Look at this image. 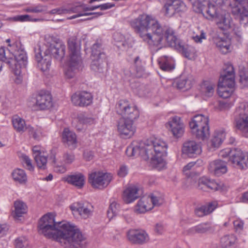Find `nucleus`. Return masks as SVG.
I'll return each instance as SVG.
<instances>
[{"label": "nucleus", "mask_w": 248, "mask_h": 248, "mask_svg": "<svg viewBox=\"0 0 248 248\" xmlns=\"http://www.w3.org/2000/svg\"><path fill=\"white\" fill-rule=\"evenodd\" d=\"M113 37L116 43V46L123 50L132 47L134 44L132 37L129 36L126 37L120 32H115Z\"/></svg>", "instance_id": "b1692460"}, {"label": "nucleus", "mask_w": 248, "mask_h": 248, "mask_svg": "<svg viewBox=\"0 0 248 248\" xmlns=\"http://www.w3.org/2000/svg\"><path fill=\"white\" fill-rule=\"evenodd\" d=\"M65 46L61 41L54 44L46 42L42 46L34 48V57L38 67L43 72L51 66V57L61 60L65 55Z\"/></svg>", "instance_id": "20e7f679"}, {"label": "nucleus", "mask_w": 248, "mask_h": 248, "mask_svg": "<svg viewBox=\"0 0 248 248\" xmlns=\"http://www.w3.org/2000/svg\"><path fill=\"white\" fill-rule=\"evenodd\" d=\"M79 122L83 124H92L94 123V120L91 117H89L85 114H80L78 116Z\"/></svg>", "instance_id": "5fc2aeb1"}, {"label": "nucleus", "mask_w": 248, "mask_h": 248, "mask_svg": "<svg viewBox=\"0 0 248 248\" xmlns=\"http://www.w3.org/2000/svg\"><path fill=\"white\" fill-rule=\"evenodd\" d=\"M8 46L13 47L12 50L13 51L14 58H7L5 56V48L1 47L0 48L1 60H0L3 63L7 64L16 76H20L22 71L26 68L28 63L26 52L24 49L21 48L20 43H16L12 45L9 44Z\"/></svg>", "instance_id": "39448f33"}, {"label": "nucleus", "mask_w": 248, "mask_h": 248, "mask_svg": "<svg viewBox=\"0 0 248 248\" xmlns=\"http://www.w3.org/2000/svg\"><path fill=\"white\" fill-rule=\"evenodd\" d=\"M234 227L236 230H242L243 228L244 222L240 219H236L233 222Z\"/></svg>", "instance_id": "69168bd1"}, {"label": "nucleus", "mask_w": 248, "mask_h": 248, "mask_svg": "<svg viewBox=\"0 0 248 248\" xmlns=\"http://www.w3.org/2000/svg\"><path fill=\"white\" fill-rule=\"evenodd\" d=\"M27 131L29 134L31 135L35 140H39L42 134V129L41 128H37L35 129L30 125H28Z\"/></svg>", "instance_id": "603ef678"}, {"label": "nucleus", "mask_w": 248, "mask_h": 248, "mask_svg": "<svg viewBox=\"0 0 248 248\" xmlns=\"http://www.w3.org/2000/svg\"><path fill=\"white\" fill-rule=\"evenodd\" d=\"M70 209L74 212H78L83 218H86L92 215V205L87 202H78L73 203Z\"/></svg>", "instance_id": "4be33fe9"}, {"label": "nucleus", "mask_w": 248, "mask_h": 248, "mask_svg": "<svg viewBox=\"0 0 248 248\" xmlns=\"http://www.w3.org/2000/svg\"><path fill=\"white\" fill-rule=\"evenodd\" d=\"M234 71L231 63L225 64L221 72L218 84L217 93L223 98L229 97L233 92Z\"/></svg>", "instance_id": "423d86ee"}, {"label": "nucleus", "mask_w": 248, "mask_h": 248, "mask_svg": "<svg viewBox=\"0 0 248 248\" xmlns=\"http://www.w3.org/2000/svg\"><path fill=\"white\" fill-rule=\"evenodd\" d=\"M148 199L146 198L140 199L135 206V211L139 213H144L152 209V207L148 203Z\"/></svg>", "instance_id": "58836bf2"}, {"label": "nucleus", "mask_w": 248, "mask_h": 248, "mask_svg": "<svg viewBox=\"0 0 248 248\" xmlns=\"http://www.w3.org/2000/svg\"><path fill=\"white\" fill-rule=\"evenodd\" d=\"M223 142L222 140L218 137L215 135L214 138L212 139V145L215 147H218Z\"/></svg>", "instance_id": "0e129e2a"}, {"label": "nucleus", "mask_w": 248, "mask_h": 248, "mask_svg": "<svg viewBox=\"0 0 248 248\" xmlns=\"http://www.w3.org/2000/svg\"><path fill=\"white\" fill-rule=\"evenodd\" d=\"M12 124L14 129L19 133H22L27 131L28 125L26 124L25 120L17 115H15L12 118Z\"/></svg>", "instance_id": "4c0bfd02"}, {"label": "nucleus", "mask_w": 248, "mask_h": 248, "mask_svg": "<svg viewBox=\"0 0 248 248\" xmlns=\"http://www.w3.org/2000/svg\"><path fill=\"white\" fill-rule=\"evenodd\" d=\"M234 15H239L240 20L248 23V1H226Z\"/></svg>", "instance_id": "dca6fc26"}, {"label": "nucleus", "mask_w": 248, "mask_h": 248, "mask_svg": "<svg viewBox=\"0 0 248 248\" xmlns=\"http://www.w3.org/2000/svg\"><path fill=\"white\" fill-rule=\"evenodd\" d=\"M232 152V149L230 148L225 149L220 151L219 155L222 158H228V159H230L231 158Z\"/></svg>", "instance_id": "13d9d810"}, {"label": "nucleus", "mask_w": 248, "mask_h": 248, "mask_svg": "<svg viewBox=\"0 0 248 248\" xmlns=\"http://www.w3.org/2000/svg\"><path fill=\"white\" fill-rule=\"evenodd\" d=\"M15 210L12 213V216L17 219L27 212V206L23 202L17 200L14 202Z\"/></svg>", "instance_id": "e433bc0d"}, {"label": "nucleus", "mask_w": 248, "mask_h": 248, "mask_svg": "<svg viewBox=\"0 0 248 248\" xmlns=\"http://www.w3.org/2000/svg\"><path fill=\"white\" fill-rule=\"evenodd\" d=\"M19 157L22 161L24 167L30 171L33 170V167L31 163V160L29 157L25 154H21Z\"/></svg>", "instance_id": "de8ad7c7"}, {"label": "nucleus", "mask_w": 248, "mask_h": 248, "mask_svg": "<svg viewBox=\"0 0 248 248\" xmlns=\"http://www.w3.org/2000/svg\"><path fill=\"white\" fill-rule=\"evenodd\" d=\"M186 9V5L183 1H169L165 4L162 10L166 16L170 17L175 13L184 11Z\"/></svg>", "instance_id": "6ab92c4d"}, {"label": "nucleus", "mask_w": 248, "mask_h": 248, "mask_svg": "<svg viewBox=\"0 0 248 248\" xmlns=\"http://www.w3.org/2000/svg\"><path fill=\"white\" fill-rule=\"evenodd\" d=\"M138 192V189L137 187L135 186L128 187L124 191L123 200L126 203L134 202L139 197Z\"/></svg>", "instance_id": "7c9ffc66"}, {"label": "nucleus", "mask_w": 248, "mask_h": 248, "mask_svg": "<svg viewBox=\"0 0 248 248\" xmlns=\"http://www.w3.org/2000/svg\"><path fill=\"white\" fill-rule=\"evenodd\" d=\"M105 59L106 54L103 51L102 44L96 42L92 47L91 69L95 72H103Z\"/></svg>", "instance_id": "9d476101"}, {"label": "nucleus", "mask_w": 248, "mask_h": 248, "mask_svg": "<svg viewBox=\"0 0 248 248\" xmlns=\"http://www.w3.org/2000/svg\"><path fill=\"white\" fill-rule=\"evenodd\" d=\"M65 181L69 184L78 187L82 188L85 183V176L81 173H76L69 175L65 178Z\"/></svg>", "instance_id": "c85d7f7f"}, {"label": "nucleus", "mask_w": 248, "mask_h": 248, "mask_svg": "<svg viewBox=\"0 0 248 248\" xmlns=\"http://www.w3.org/2000/svg\"><path fill=\"white\" fill-rule=\"evenodd\" d=\"M235 125L245 137H248V103L243 102L239 104L234 113Z\"/></svg>", "instance_id": "1a4fd4ad"}, {"label": "nucleus", "mask_w": 248, "mask_h": 248, "mask_svg": "<svg viewBox=\"0 0 248 248\" xmlns=\"http://www.w3.org/2000/svg\"><path fill=\"white\" fill-rule=\"evenodd\" d=\"M215 135L218 136L221 140L223 141L226 137V133L224 129H221L216 131Z\"/></svg>", "instance_id": "338daca9"}, {"label": "nucleus", "mask_w": 248, "mask_h": 248, "mask_svg": "<svg viewBox=\"0 0 248 248\" xmlns=\"http://www.w3.org/2000/svg\"><path fill=\"white\" fill-rule=\"evenodd\" d=\"M216 202H210L208 204L197 208L195 210V214L199 217H203L212 213L217 207Z\"/></svg>", "instance_id": "2f4dec72"}, {"label": "nucleus", "mask_w": 248, "mask_h": 248, "mask_svg": "<svg viewBox=\"0 0 248 248\" xmlns=\"http://www.w3.org/2000/svg\"><path fill=\"white\" fill-rule=\"evenodd\" d=\"M82 68V61L68 60L65 76L67 78H73Z\"/></svg>", "instance_id": "cd10ccee"}, {"label": "nucleus", "mask_w": 248, "mask_h": 248, "mask_svg": "<svg viewBox=\"0 0 248 248\" xmlns=\"http://www.w3.org/2000/svg\"><path fill=\"white\" fill-rule=\"evenodd\" d=\"M216 24L218 28L222 31H227L232 28V18L228 13L222 12L217 16Z\"/></svg>", "instance_id": "bb28decb"}, {"label": "nucleus", "mask_w": 248, "mask_h": 248, "mask_svg": "<svg viewBox=\"0 0 248 248\" xmlns=\"http://www.w3.org/2000/svg\"><path fill=\"white\" fill-rule=\"evenodd\" d=\"M160 68L165 71H170L174 68V62L171 57L162 56L158 60Z\"/></svg>", "instance_id": "473e14b6"}, {"label": "nucleus", "mask_w": 248, "mask_h": 248, "mask_svg": "<svg viewBox=\"0 0 248 248\" xmlns=\"http://www.w3.org/2000/svg\"><path fill=\"white\" fill-rule=\"evenodd\" d=\"M68 48L69 53V60L82 61L80 56V43L77 38L74 36L67 41Z\"/></svg>", "instance_id": "f3484780"}, {"label": "nucleus", "mask_w": 248, "mask_h": 248, "mask_svg": "<svg viewBox=\"0 0 248 248\" xmlns=\"http://www.w3.org/2000/svg\"><path fill=\"white\" fill-rule=\"evenodd\" d=\"M120 206L114 200L111 201L108 210V217L111 219L119 212Z\"/></svg>", "instance_id": "c03bdc74"}, {"label": "nucleus", "mask_w": 248, "mask_h": 248, "mask_svg": "<svg viewBox=\"0 0 248 248\" xmlns=\"http://www.w3.org/2000/svg\"><path fill=\"white\" fill-rule=\"evenodd\" d=\"M215 87L214 83L209 81H204L201 85L200 91L203 96L210 97L213 95Z\"/></svg>", "instance_id": "c9c22d12"}, {"label": "nucleus", "mask_w": 248, "mask_h": 248, "mask_svg": "<svg viewBox=\"0 0 248 248\" xmlns=\"http://www.w3.org/2000/svg\"><path fill=\"white\" fill-rule=\"evenodd\" d=\"M128 240L132 243L143 244L149 239L146 232L142 230H130L127 233Z\"/></svg>", "instance_id": "aec40b11"}, {"label": "nucleus", "mask_w": 248, "mask_h": 248, "mask_svg": "<svg viewBox=\"0 0 248 248\" xmlns=\"http://www.w3.org/2000/svg\"><path fill=\"white\" fill-rule=\"evenodd\" d=\"M168 145L163 140L155 139L145 141H134L127 148L125 154L128 156L140 155L145 160L150 159L156 167H163L165 164Z\"/></svg>", "instance_id": "f03ea898"}, {"label": "nucleus", "mask_w": 248, "mask_h": 248, "mask_svg": "<svg viewBox=\"0 0 248 248\" xmlns=\"http://www.w3.org/2000/svg\"><path fill=\"white\" fill-rule=\"evenodd\" d=\"M26 11L29 13H40L46 12L47 7L45 5L38 4L32 5L26 8Z\"/></svg>", "instance_id": "09e8293b"}, {"label": "nucleus", "mask_w": 248, "mask_h": 248, "mask_svg": "<svg viewBox=\"0 0 248 248\" xmlns=\"http://www.w3.org/2000/svg\"><path fill=\"white\" fill-rule=\"evenodd\" d=\"M236 240V236L233 234L226 235L221 238L220 242L223 248H233Z\"/></svg>", "instance_id": "a19ab883"}, {"label": "nucleus", "mask_w": 248, "mask_h": 248, "mask_svg": "<svg viewBox=\"0 0 248 248\" xmlns=\"http://www.w3.org/2000/svg\"><path fill=\"white\" fill-rule=\"evenodd\" d=\"M29 107L34 110H44L52 106L51 95L46 92L41 91L35 97H32L28 103Z\"/></svg>", "instance_id": "9b49d317"}, {"label": "nucleus", "mask_w": 248, "mask_h": 248, "mask_svg": "<svg viewBox=\"0 0 248 248\" xmlns=\"http://www.w3.org/2000/svg\"><path fill=\"white\" fill-rule=\"evenodd\" d=\"M147 199H148V200H149L152 203V205H151L152 208L154 206H159L163 202V200L162 198L159 196L156 195L155 193L151 194L149 196Z\"/></svg>", "instance_id": "8fccbe9b"}, {"label": "nucleus", "mask_w": 248, "mask_h": 248, "mask_svg": "<svg viewBox=\"0 0 248 248\" xmlns=\"http://www.w3.org/2000/svg\"><path fill=\"white\" fill-rule=\"evenodd\" d=\"M62 141L65 146L71 149H75L77 146V140L76 134L68 128H64L62 133Z\"/></svg>", "instance_id": "a878e982"}, {"label": "nucleus", "mask_w": 248, "mask_h": 248, "mask_svg": "<svg viewBox=\"0 0 248 248\" xmlns=\"http://www.w3.org/2000/svg\"><path fill=\"white\" fill-rule=\"evenodd\" d=\"M213 41L217 47L223 53L225 54L228 52L231 45L230 40L219 36H215L213 38Z\"/></svg>", "instance_id": "72a5a7b5"}, {"label": "nucleus", "mask_w": 248, "mask_h": 248, "mask_svg": "<svg viewBox=\"0 0 248 248\" xmlns=\"http://www.w3.org/2000/svg\"><path fill=\"white\" fill-rule=\"evenodd\" d=\"M163 41L167 42L171 47H175L188 59L193 58L196 54V51L194 47L183 44L179 42L174 34L173 30L171 28L166 30V34Z\"/></svg>", "instance_id": "6e6552de"}, {"label": "nucleus", "mask_w": 248, "mask_h": 248, "mask_svg": "<svg viewBox=\"0 0 248 248\" xmlns=\"http://www.w3.org/2000/svg\"><path fill=\"white\" fill-rule=\"evenodd\" d=\"M182 153L189 157H195L202 153V147L194 140H187L183 144Z\"/></svg>", "instance_id": "a211bd4d"}, {"label": "nucleus", "mask_w": 248, "mask_h": 248, "mask_svg": "<svg viewBox=\"0 0 248 248\" xmlns=\"http://www.w3.org/2000/svg\"><path fill=\"white\" fill-rule=\"evenodd\" d=\"M239 81L243 87L248 86V73H241Z\"/></svg>", "instance_id": "bf43d9fd"}, {"label": "nucleus", "mask_w": 248, "mask_h": 248, "mask_svg": "<svg viewBox=\"0 0 248 248\" xmlns=\"http://www.w3.org/2000/svg\"><path fill=\"white\" fill-rule=\"evenodd\" d=\"M179 118L175 117L169 123L173 135L177 137H180L184 132L183 125L179 123Z\"/></svg>", "instance_id": "f704fd0d"}, {"label": "nucleus", "mask_w": 248, "mask_h": 248, "mask_svg": "<svg viewBox=\"0 0 248 248\" xmlns=\"http://www.w3.org/2000/svg\"><path fill=\"white\" fill-rule=\"evenodd\" d=\"M198 188L203 191H208L209 189L217 190L218 185L214 180L202 177L199 179Z\"/></svg>", "instance_id": "c756f323"}, {"label": "nucleus", "mask_w": 248, "mask_h": 248, "mask_svg": "<svg viewBox=\"0 0 248 248\" xmlns=\"http://www.w3.org/2000/svg\"><path fill=\"white\" fill-rule=\"evenodd\" d=\"M208 170L210 173L217 176L226 173L228 170L226 163L220 159L210 162L209 164Z\"/></svg>", "instance_id": "393cba45"}, {"label": "nucleus", "mask_w": 248, "mask_h": 248, "mask_svg": "<svg viewBox=\"0 0 248 248\" xmlns=\"http://www.w3.org/2000/svg\"><path fill=\"white\" fill-rule=\"evenodd\" d=\"M115 6V4L112 3H106L103 4L90 6H86L85 4L80 5L73 8L66 9L64 8H59L52 10L51 13L52 14H63L70 13H81L82 12H87L88 11L94 10L97 8H100L101 10H105L110 9Z\"/></svg>", "instance_id": "f8f14e48"}, {"label": "nucleus", "mask_w": 248, "mask_h": 248, "mask_svg": "<svg viewBox=\"0 0 248 248\" xmlns=\"http://www.w3.org/2000/svg\"><path fill=\"white\" fill-rule=\"evenodd\" d=\"M63 161L66 164H71L75 160V155L72 153H65L63 156Z\"/></svg>", "instance_id": "4d7b16f0"}, {"label": "nucleus", "mask_w": 248, "mask_h": 248, "mask_svg": "<svg viewBox=\"0 0 248 248\" xmlns=\"http://www.w3.org/2000/svg\"><path fill=\"white\" fill-rule=\"evenodd\" d=\"M176 84L177 88L187 90L192 87V81L189 79L181 78L176 81Z\"/></svg>", "instance_id": "37998d69"}, {"label": "nucleus", "mask_w": 248, "mask_h": 248, "mask_svg": "<svg viewBox=\"0 0 248 248\" xmlns=\"http://www.w3.org/2000/svg\"><path fill=\"white\" fill-rule=\"evenodd\" d=\"M9 230V227L6 224H0V238L5 236Z\"/></svg>", "instance_id": "680f3d73"}, {"label": "nucleus", "mask_w": 248, "mask_h": 248, "mask_svg": "<svg viewBox=\"0 0 248 248\" xmlns=\"http://www.w3.org/2000/svg\"><path fill=\"white\" fill-rule=\"evenodd\" d=\"M14 21H26L30 20V16L28 15L16 16L13 17Z\"/></svg>", "instance_id": "e2e57ef3"}, {"label": "nucleus", "mask_w": 248, "mask_h": 248, "mask_svg": "<svg viewBox=\"0 0 248 248\" xmlns=\"http://www.w3.org/2000/svg\"><path fill=\"white\" fill-rule=\"evenodd\" d=\"M103 15V13L102 12H94V13H80L78 15L73 16L71 19L76 18L78 16H93L92 17H89L86 19H92L95 17H97Z\"/></svg>", "instance_id": "6e6d98bb"}, {"label": "nucleus", "mask_w": 248, "mask_h": 248, "mask_svg": "<svg viewBox=\"0 0 248 248\" xmlns=\"http://www.w3.org/2000/svg\"><path fill=\"white\" fill-rule=\"evenodd\" d=\"M229 163L240 169L248 168V154L239 149H232Z\"/></svg>", "instance_id": "2eb2a0df"}, {"label": "nucleus", "mask_w": 248, "mask_h": 248, "mask_svg": "<svg viewBox=\"0 0 248 248\" xmlns=\"http://www.w3.org/2000/svg\"><path fill=\"white\" fill-rule=\"evenodd\" d=\"M93 100L91 93L83 91L74 94L71 97V101L75 106L83 107L89 105Z\"/></svg>", "instance_id": "412c9836"}, {"label": "nucleus", "mask_w": 248, "mask_h": 248, "mask_svg": "<svg viewBox=\"0 0 248 248\" xmlns=\"http://www.w3.org/2000/svg\"><path fill=\"white\" fill-rule=\"evenodd\" d=\"M38 227L40 233L57 242L78 228L66 221L56 222L52 216L47 215H44L40 219Z\"/></svg>", "instance_id": "7ed1b4c3"}, {"label": "nucleus", "mask_w": 248, "mask_h": 248, "mask_svg": "<svg viewBox=\"0 0 248 248\" xmlns=\"http://www.w3.org/2000/svg\"><path fill=\"white\" fill-rule=\"evenodd\" d=\"M29 243L25 237H20L15 240L16 248H27Z\"/></svg>", "instance_id": "864d4df0"}, {"label": "nucleus", "mask_w": 248, "mask_h": 248, "mask_svg": "<svg viewBox=\"0 0 248 248\" xmlns=\"http://www.w3.org/2000/svg\"><path fill=\"white\" fill-rule=\"evenodd\" d=\"M12 177L15 181L20 184L26 183L27 180V176L25 171L22 169H17L12 172Z\"/></svg>", "instance_id": "79ce46f5"}, {"label": "nucleus", "mask_w": 248, "mask_h": 248, "mask_svg": "<svg viewBox=\"0 0 248 248\" xmlns=\"http://www.w3.org/2000/svg\"><path fill=\"white\" fill-rule=\"evenodd\" d=\"M217 1H209L207 3L208 7L206 8V13L208 15L209 18H217L218 15H220L219 14V10L220 8H218L217 6Z\"/></svg>", "instance_id": "ea45409f"}, {"label": "nucleus", "mask_w": 248, "mask_h": 248, "mask_svg": "<svg viewBox=\"0 0 248 248\" xmlns=\"http://www.w3.org/2000/svg\"><path fill=\"white\" fill-rule=\"evenodd\" d=\"M210 226L208 223L201 224L189 229L191 233H204L210 229Z\"/></svg>", "instance_id": "49530a36"}, {"label": "nucleus", "mask_w": 248, "mask_h": 248, "mask_svg": "<svg viewBox=\"0 0 248 248\" xmlns=\"http://www.w3.org/2000/svg\"><path fill=\"white\" fill-rule=\"evenodd\" d=\"M193 40L197 43H201L202 42L203 39H206V33L203 31H201L200 34L196 35L193 37Z\"/></svg>", "instance_id": "052dcab7"}, {"label": "nucleus", "mask_w": 248, "mask_h": 248, "mask_svg": "<svg viewBox=\"0 0 248 248\" xmlns=\"http://www.w3.org/2000/svg\"><path fill=\"white\" fill-rule=\"evenodd\" d=\"M208 123V117L202 114L194 116L189 124L193 135L199 140L207 138L209 135Z\"/></svg>", "instance_id": "0eeeda50"}, {"label": "nucleus", "mask_w": 248, "mask_h": 248, "mask_svg": "<svg viewBox=\"0 0 248 248\" xmlns=\"http://www.w3.org/2000/svg\"><path fill=\"white\" fill-rule=\"evenodd\" d=\"M118 114L122 116V119L135 120L139 116V112L137 107L131 105L127 101L120 100L116 105Z\"/></svg>", "instance_id": "ddd939ff"}, {"label": "nucleus", "mask_w": 248, "mask_h": 248, "mask_svg": "<svg viewBox=\"0 0 248 248\" xmlns=\"http://www.w3.org/2000/svg\"><path fill=\"white\" fill-rule=\"evenodd\" d=\"M207 1H193L192 2V6L194 11L196 13H202L205 9V4L203 2H206Z\"/></svg>", "instance_id": "3c124183"}, {"label": "nucleus", "mask_w": 248, "mask_h": 248, "mask_svg": "<svg viewBox=\"0 0 248 248\" xmlns=\"http://www.w3.org/2000/svg\"><path fill=\"white\" fill-rule=\"evenodd\" d=\"M111 179V174L99 171L90 173L88 181L93 187L101 189L107 186Z\"/></svg>", "instance_id": "4468645a"}, {"label": "nucleus", "mask_w": 248, "mask_h": 248, "mask_svg": "<svg viewBox=\"0 0 248 248\" xmlns=\"http://www.w3.org/2000/svg\"><path fill=\"white\" fill-rule=\"evenodd\" d=\"M130 25L134 31L143 41L149 46H159L162 44L170 27H162L153 16L141 14L130 21Z\"/></svg>", "instance_id": "f257e3e1"}, {"label": "nucleus", "mask_w": 248, "mask_h": 248, "mask_svg": "<svg viewBox=\"0 0 248 248\" xmlns=\"http://www.w3.org/2000/svg\"><path fill=\"white\" fill-rule=\"evenodd\" d=\"M34 159L37 167L43 170L46 168L47 158L46 156L42 155L41 154L39 155H35Z\"/></svg>", "instance_id": "a18cd8bd"}, {"label": "nucleus", "mask_w": 248, "mask_h": 248, "mask_svg": "<svg viewBox=\"0 0 248 248\" xmlns=\"http://www.w3.org/2000/svg\"><path fill=\"white\" fill-rule=\"evenodd\" d=\"M134 120L120 119L118 124V130L122 135L131 137L136 129L133 125Z\"/></svg>", "instance_id": "5701e85b"}, {"label": "nucleus", "mask_w": 248, "mask_h": 248, "mask_svg": "<svg viewBox=\"0 0 248 248\" xmlns=\"http://www.w3.org/2000/svg\"><path fill=\"white\" fill-rule=\"evenodd\" d=\"M127 174V169L126 166H122L118 171V175L121 177H124Z\"/></svg>", "instance_id": "774afa93"}]
</instances>
